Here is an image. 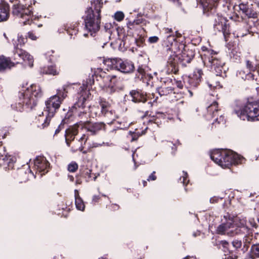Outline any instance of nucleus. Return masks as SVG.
<instances>
[{
  "mask_svg": "<svg viewBox=\"0 0 259 259\" xmlns=\"http://www.w3.org/2000/svg\"><path fill=\"white\" fill-rule=\"evenodd\" d=\"M246 66L249 71L250 72H254L256 69V66L254 65L253 62L249 60L246 61Z\"/></svg>",
  "mask_w": 259,
  "mask_h": 259,
  "instance_id": "54",
  "label": "nucleus"
},
{
  "mask_svg": "<svg viewBox=\"0 0 259 259\" xmlns=\"http://www.w3.org/2000/svg\"><path fill=\"white\" fill-rule=\"evenodd\" d=\"M78 168V164L75 161H72L67 166V170L71 172H75Z\"/></svg>",
  "mask_w": 259,
  "mask_h": 259,
  "instance_id": "50",
  "label": "nucleus"
},
{
  "mask_svg": "<svg viewBox=\"0 0 259 259\" xmlns=\"http://www.w3.org/2000/svg\"><path fill=\"white\" fill-rule=\"evenodd\" d=\"M138 112L142 113L140 118L142 119H147L148 124L155 123L158 126L162 124L163 121L166 119V114L162 112H156L154 114L152 111L148 110H138Z\"/></svg>",
  "mask_w": 259,
  "mask_h": 259,
  "instance_id": "12",
  "label": "nucleus"
},
{
  "mask_svg": "<svg viewBox=\"0 0 259 259\" xmlns=\"http://www.w3.org/2000/svg\"><path fill=\"white\" fill-rule=\"evenodd\" d=\"M220 110L219 109L218 103L217 101H214L207 107V112L212 115L213 117L215 116H218V112Z\"/></svg>",
  "mask_w": 259,
  "mask_h": 259,
  "instance_id": "36",
  "label": "nucleus"
},
{
  "mask_svg": "<svg viewBox=\"0 0 259 259\" xmlns=\"http://www.w3.org/2000/svg\"><path fill=\"white\" fill-rule=\"evenodd\" d=\"M14 162V158L10 155H0V166H3L5 168H13Z\"/></svg>",
  "mask_w": 259,
  "mask_h": 259,
  "instance_id": "27",
  "label": "nucleus"
},
{
  "mask_svg": "<svg viewBox=\"0 0 259 259\" xmlns=\"http://www.w3.org/2000/svg\"><path fill=\"white\" fill-rule=\"evenodd\" d=\"M201 41V38L199 36H196L194 37H192L189 38L188 44L187 45H189L192 46L193 48H194V46H196L198 45Z\"/></svg>",
  "mask_w": 259,
  "mask_h": 259,
  "instance_id": "45",
  "label": "nucleus"
},
{
  "mask_svg": "<svg viewBox=\"0 0 259 259\" xmlns=\"http://www.w3.org/2000/svg\"><path fill=\"white\" fill-rule=\"evenodd\" d=\"M102 197H108L106 195L104 194L95 195L92 197V203L96 205L100 202Z\"/></svg>",
  "mask_w": 259,
  "mask_h": 259,
  "instance_id": "52",
  "label": "nucleus"
},
{
  "mask_svg": "<svg viewBox=\"0 0 259 259\" xmlns=\"http://www.w3.org/2000/svg\"><path fill=\"white\" fill-rule=\"evenodd\" d=\"M122 128H120L119 127H116L113 128L109 133V134L111 136H114L117 133V132L119 131H121Z\"/></svg>",
  "mask_w": 259,
  "mask_h": 259,
  "instance_id": "62",
  "label": "nucleus"
},
{
  "mask_svg": "<svg viewBox=\"0 0 259 259\" xmlns=\"http://www.w3.org/2000/svg\"><path fill=\"white\" fill-rule=\"evenodd\" d=\"M226 219V222L223 223L226 226V228L228 229L235 227L234 223V217L231 218L229 213H227L226 215L224 216Z\"/></svg>",
  "mask_w": 259,
  "mask_h": 259,
  "instance_id": "44",
  "label": "nucleus"
},
{
  "mask_svg": "<svg viewBox=\"0 0 259 259\" xmlns=\"http://www.w3.org/2000/svg\"><path fill=\"white\" fill-rule=\"evenodd\" d=\"M234 223L235 227H243L246 225V220L240 219L239 217H234Z\"/></svg>",
  "mask_w": 259,
  "mask_h": 259,
  "instance_id": "47",
  "label": "nucleus"
},
{
  "mask_svg": "<svg viewBox=\"0 0 259 259\" xmlns=\"http://www.w3.org/2000/svg\"><path fill=\"white\" fill-rule=\"evenodd\" d=\"M124 18V14L121 11L116 12L114 15V18L117 21H121Z\"/></svg>",
  "mask_w": 259,
  "mask_h": 259,
  "instance_id": "55",
  "label": "nucleus"
},
{
  "mask_svg": "<svg viewBox=\"0 0 259 259\" xmlns=\"http://www.w3.org/2000/svg\"><path fill=\"white\" fill-rule=\"evenodd\" d=\"M31 174V170L29 168H21L17 170L15 174L14 177L17 181L22 183L26 182L29 180V175Z\"/></svg>",
  "mask_w": 259,
  "mask_h": 259,
  "instance_id": "22",
  "label": "nucleus"
},
{
  "mask_svg": "<svg viewBox=\"0 0 259 259\" xmlns=\"http://www.w3.org/2000/svg\"><path fill=\"white\" fill-rule=\"evenodd\" d=\"M44 92L41 87L36 83H32L27 87L19 96V102L17 108L20 111L24 109L31 110L37 104L38 101L42 97Z\"/></svg>",
  "mask_w": 259,
  "mask_h": 259,
  "instance_id": "3",
  "label": "nucleus"
},
{
  "mask_svg": "<svg viewBox=\"0 0 259 259\" xmlns=\"http://www.w3.org/2000/svg\"><path fill=\"white\" fill-rule=\"evenodd\" d=\"M174 80L175 82L177 87L179 89H182L183 88L184 85H185L184 82V76L183 77V81L176 80L175 79H174Z\"/></svg>",
  "mask_w": 259,
  "mask_h": 259,
  "instance_id": "59",
  "label": "nucleus"
},
{
  "mask_svg": "<svg viewBox=\"0 0 259 259\" xmlns=\"http://www.w3.org/2000/svg\"><path fill=\"white\" fill-rule=\"evenodd\" d=\"M23 58L24 59H23L22 61L27 62L28 65L31 67L33 66L34 60L33 57L26 51L25 55H24Z\"/></svg>",
  "mask_w": 259,
  "mask_h": 259,
  "instance_id": "46",
  "label": "nucleus"
},
{
  "mask_svg": "<svg viewBox=\"0 0 259 259\" xmlns=\"http://www.w3.org/2000/svg\"><path fill=\"white\" fill-rule=\"evenodd\" d=\"M220 244L222 245V246L224 248L228 250L229 252V255L228 256L227 259H237L238 256L237 255V252H234L233 250H230L229 248V244L228 242L226 240H222L220 241Z\"/></svg>",
  "mask_w": 259,
  "mask_h": 259,
  "instance_id": "38",
  "label": "nucleus"
},
{
  "mask_svg": "<svg viewBox=\"0 0 259 259\" xmlns=\"http://www.w3.org/2000/svg\"><path fill=\"white\" fill-rule=\"evenodd\" d=\"M75 204L78 210L83 211L85 208V205L81 198L80 197L79 192L77 190H74Z\"/></svg>",
  "mask_w": 259,
  "mask_h": 259,
  "instance_id": "32",
  "label": "nucleus"
},
{
  "mask_svg": "<svg viewBox=\"0 0 259 259\" xmlns=\"http://www.w3.org/2000/svg\"><path fill=\"white\" fill-rule=\"evenodd\" d=\"M234 112L243 120L259 121V100L248 98L246 103L236 107Z\"/></svg>",
  "mask_w": 259,
  "mask_h": 259,
  "instance_id": "5",
  "label": "nucleus"
},
{
  "mask_svg": "<svg viewBox=\"0 0 259 259\" xmlns=\"http://www.w3.org/2000/svg\"><path fill=\"white\" fill-rule=\"evenodd\" d=\"M181 183H183L184 186L186 187L189 183V179H188V174L187 172L183 171V175L180 178Z\"/></svg>",
  "mask_w": 259,
  "mask_h": 259,
  "instance_id": "48",
  "label": "nucleus"
},
{
  "mask_svg": "<svg viewBox=\"0 0 259 259\" xmlns=\"http://www.w3.org/2000/svg\"><path fill=\"white\" fill-rule=\"evenodd\" d=\"M129 95L132 97V101L135 103H145L147 101V93L141 90H133Z\"/></svg>",
  "mask_w": 259,
  "mask_h": 259,
  "instance_id": "20",
  "label": "nucleus"
},
{
  "mask_svg": "<svg viewBox=\"0 0 259 259\" xmlns=\"http://www.w3.org/2000/svg\"><path fill=\"white\" fill-rule=\"evenodd\" d=\"M119 39H121V41L123 45L127 44L130 45L132 43H135L139 47H142L144 45L146 36L145 35L139 34H137V37L134 36L133 33L125 35V33H116Z\"/></svg>",
  "mask_w": 259,
  "mask_h": 259,
  "instance_id": "16",
  "label": "nucleus"
},
{
  "mask_svg": "<svg viewBox=\"0 0 259 259\" xmlns=\"http://www.w3.org/2000/svg\"><path fill=\"white\" fill-rule=\"evenodd\" d=\"M227 52L233 62L236 63L240 62L241 59V53L239 51L238 46L228 49Z\"/></svg>",
  "mask_w": 259,
  "mask_h": 259,
  "instance_id": "26",
  "label": "nucleus"
},
{
  "mask_svg": "<svg viewBox=\"0 0 259 259\" xmlns=\"http://www.w3.org/2000/svg\"><path fill=\"white\" fill-rule=\"evenodd\" d=\"M102 116L104 117L107 118L108 119L111 120V121L108 124L109 125H111L113 123L112 121L115 120L116 118L117 117V115L116 114L115 111L113 110L112 108L104 113Z\"/></svg>",
  "mask_w": 259,
  "mask_h": 259,
  "instance_id": "40",
  "label": "nucleus"
},
{
  "mask_svg": "<svg viewBox=\"0 0 259 259\" xmlns=\"http://www.w3.org/2000/svg\"><path fill=\"white\" fill-rule=\"evenodd\" d=\"M160 81L161 83V85L165 84L166 86L174 85L172 78L169 77H161Z\"/></svg>",
  "mask_w": 259,
  "mask_h": 259,
  "instance_id": "49",
  "label": "nucleus"
},
{
  "mask_svg": "<svg viewBox=\"0 0 259 259\" xmlns=\"http://www.w3.org/2000/svg\"><path fill=\"white\" fill-rule=\"evenodd\" d=\"M224 38L227 42L226 47L227 49L233 48L238 46L239 42V36L236 33H223Z\"/></svg>",
  "mask_w": 259,
  "mask_h": 259,
  "instance_id": "25",
  "label": "nucleus"
},
{
  "mask_svg": "<svg viewBox=\"0 0 259 259\" xmlns=\"http://www.w3.org/2000/svg\"><path fill=\"white\" fill-rule=\"evenodd\" d=\"M233 246L235 248L236 250H238L241 246H242V242L241 240H239L238 239L234 240L232 242Z\"/></svg>",
  "mask_w": 259,
  "mask_h": 259,
  "instance_id": "56",
  "label": "nucleus"
},
{
  "mask_svg": "<svg viewBox=\"0 0 259 259\" xmlns=\"http://www.w3.org/2000/svg\"><path fill=\"white\" fill-rule=\"evenodd\" d=\"M102 4L100 0H97L94 3V11L92 8H89L85 12V26L91 32H96L99 30L101 21L100 12Z\"/></svg>",
  "mask_w": 259,
  "mask_h": 259,
  "instance_id": "7",
  "label": "nucleus"
},
{
  "mask_svg": "<svg viewBox=\"0 0 259 259\" xmlns=\"http://www.w3.org/2000/svg\"><path fill=\"white\" fill-rule=\"evenodd\" d=\"M81 129H85L91 136H95L100 131H105L107 125L103 122H93L91 121H79Z\"/></svg>",
  "mask_w": 259,
  "mask_h": 259,
  "instance_id": "13",
  "label": "nucleus"
},
{
  "mask_svg": "<svg viewBox=\"0 0 259 259\" xmlns=\"http://www.w3.org/2000/svg\"><path fill=\"white\" fill-rule=\"evenodd\" d=\"M225 150L216 149L211 152L210 158L217 164L221 166Z\"/></svg>",
  "mask_w": 259,
  "mask_h": 259,
  "instance_id": "29",
  "label": "nucleus"
},
{
  "mask_svg": "<svg viewBox=\"0 0 259 259\" xmlns=\"http://www.w3.org/2000/svg\"><path fill=\"white\" fill-rule=\"evenodd\" d=\"M96 76L103 79L105 85L108 86L111 93L123 89V87L120 84V78L115 75H109L101 70Z\"/></svg>",
  "mask_w": 259,
  "mask_h": 259,
  "instance_id": "10",
  "label": "nucleus"
},
{
  "mask_svg": "<svg viewBox=\"0 0 259 259\" xmlns=\"http://www.w3.org/2000/svg\"><path fill=\"white\" fill-rule=\"evenodd\" d=\"M148 67L145 65H139L136 70V78L140 80L143 79L146 77Z\"/></svg>",
  "mask_w": 259,
  "mask_h": 259,
  "instance_id": "33",
  "label": "nucleus"
},
{
  "mask_svg": "<svg viewBox=\"0 0 259 259\" xmlns=\"http://www.w3.org/2000/svg\"><path fill=\"white\" fill-rule=\"evenodd\" d=\"M215 30L222 32L229 31V25L228 21L222 17H218V23L214 25Z\"/></svg>",
  "mask_w": 259,
  "mask_h": 259,
  "instance_id": "28",
  "label": "nucleus"
},
{
  "mask_svg": "<svg viewBox=\"0 0 259 259\" xmlns=\"http://www.w3.org/2000/svg\"><path fill=\"white\" fill-rule=\"evenodd\" d=\"M78 128H80L79 122L73 126H69L66 130L65 137L66 143L68 146H70L71 142L74 140L75 137L78 134Z\"/></svg>",
  "mask_w": 259,
  "mask_h": 259,
  "instance_id": "18",
  "label": "nucleus"
},
{
  "mask_svg": "<svg viewBox=\"0 0 259 259\" xmlns=\"http://www.w3.org/2000/svg\"><path fill=\"white\" fill-rule=\"evenodd\" d=\"M97 177L93 173H92V170L88 168L86 166H81L79 169L78 174L76 176L75 183L77 185H80L84 181L88 182L91 181H95Z\"/></svg>",
  "mask_w": 259,
  "mask_h": 259,
  "instance_id": "17",
  "label": "nucleus"
},
{
  "mask_svg": "<svg viewBox=\"0 0 259 259\" xmlns=\"http://www.w3.org/2000/svg\"><path fill=\"white\" fill-rule=\"evenodd\" d=\"M214 78L213 77H211L209 80H208L207 81V83L208 85V86L210 88L213 87H216L218 85V81H214Z\"/></svg>",
  "mask_w": 259,
  "mask_h": 259,
  "instance_id": "57",
  "label": "nucleus"
},
{
  "mask_svg": "<svg viewBox=\"0 0 259 259\" xmlns=\"http://www.w3.org/2000/svg\"><path fill=\"white\" fill-rule=\"evenodd\" d=\"M94 83V79L89 78L87 79L85 83L79 88L78 93L76 95V101L72 106L71 111H69L66 114L65 118L62 122L67 123L70 117L73 114L78 117H82L87 113L86 102L89 99L91 93L89 89V85H92Z\"/></svg>",
  "mask_w": 259,
  "mask_h": 259,
  "instance_id": "2",
  "label": "nucleus"
},
{
  "mask_svg": "<svg viewBox=\"0 0 259 259\" xmlns=\"http://www.w3.org/2000/svg\"><path fill=\"white\" fill-rule=\"evenodd\" d=\"M203 71L200 68H196L192 75L184 76V82L187 88L195 89L200 84Z\"/></svg>",
  "mask_w": 259,
  "mask_h": 259,
  "instance_id": "14",
  "label": "nucleus"
},
{
  "mask_svg": "<svg viewBox=\"0 0 259 259\" xmlns=\"http://www.w3.org/2000/svg\"><path fill=\"white\" fill-rule=\"evenodd\" d=\"M60 69H58L54 64L45 66L39 69L40 74L53 76L58 75L60 74Z\"/></svg>",
  "mask_w": 259,
  "mask_h": 259,
  "instance_id": "24",
  "label": "nucleus"
},
{
  "mask_svg": "<svg viewBox=\"0 0 259 259\" xmlns=\"http://www.w3.org/2000/svg\"><path fill=\"white\" fill-rule=\"evenodd\" d=\"M148 127H146L145 129L143 130L141 133L139 131H137V130H136V131L134 132L130 131L129 132L128 138L130 139L131 142L137 141L140 136L145 134L146 131Z\"/></svg>",
  "mask_w": 259,
  "mask_h": 259,
  "instance_id": "39",
  "label": "nucleus"
},
{
  "mask_svg": "<svg viewBox=\"0 0 259 259\" xmlns=\"http://www.w3.org/2000/svg\"><path fill=\"white\" fill-rule=\"evenodd\" d=\"M226 227V226L222 223L218 227L217 229V233L221 235L225 234L226 232L228 230Z\"/></svg>",
  "mask_w": 259,
  "mask_h": 259,
  "instance_id": "51",
  "label": "nucleus"
},
{
  "mask_svg": "<svg viewBox=\"0 0 259 259\" xmlns=\"http://www.w3.org/2000/svg\"><path fill=\"white\" fill-rule=\"evenodd\" d=\"M244 158L231 150H225L221 166L230 168L232 165L241 164Z\"/></svg>",
  "mask_w": 259,
  "mask_h": 259,
  "instance_id": "11",
  "label": "nucleus"
},
{
  "mask_svg": "<svg viewBox=\"0 0 259 259\" xmlns=\"http://www.w3.org/2000/svg\"><path fill=\"white\" fill-rule=\"evenodd\" d=\"M216 122H218V124L225 123V119L224 116L221 115L219 118H216L214 120V122H213V124Z\"/></svg>",
  "mask_w": 259,
  "mask_h": 259,
  "instance_id": "58",
  "label": "nucleus"
},
{
  "mask_svg": "<svg viewBox=\"0 0 259 259\" xmlns=\"http://www.w3.org/2000/svg\"><path fill=\"white\" fill-rule=\"evenodd\" d=\"M15 66V63L11 60L10 57L4 55L0 56V72H4Z\"/></svg>",
  "mask_w": 259,
  "mask_h": 259,
  "instance_id": "23",
  "label": "nucleus"
},
{
  "mask_svg": "<svg viewBox=\"0 0 259 259\" xmlns=\"http://www.w3.org/2000/svg\"><path fill=\"white\" fill-rule=\"evenodd\" d=\"M157 179V176L156 175V171H153L150 175L149 176L147 180L148 181H155Z\"/></svg>",
  "mask_w": 259,
  "mask_h": 259,
  "instance_id": "61",
  "label": "nucleus"
},
{
  "mask_svg": "<svg viewBox=\"0 0 259 259\" xmlns=\"http://www.w3.org/2000/svg\"><path fill=\"white\" fill-rule=\"evenodd\" d=\"M239 74L244 80H253L254 79V75L252 72L249 71L246 73L244 70H241L239 72Z\"/></svg>",
  "mask_w": 259,
  "mask_h": 259,
  "instance_id": "43",
  "label": "nucleus"
},
{
  "mask_svg": "<svg viewBox=\"0 0 259 259\" xmlns=\"http://www.w3.org/2000/svg\"><path fill=\"white\" fill-rule=\"evenodd\" d=\"M13 13L16 16L25 19L26 21H23L24 24H26L27 22L29 24L31 22L30 19L32 17V12L30 8H26L20 3L15 4L13 7Z\"/></svg>",
  "mask_w": 259,
  "mask_h": 259,
  "instance_id": "15",
  "label": "nucleus"
},
{
  "mask_svg": "<svg viewBox=\"0 0 259 259\" xmlns=\"http://www.w3.org/2000/svg\"><path fill=\"white\" fill-rule=\"evenodd\" d=\"M201 49L203 53L200 56L204 65L210 66L215 71L217 76H222L223 72L225 71V62L218 56V53L204 46Z\"/></svg>",
  "mask_w": 259,
  "mask_h": 259,
  "instance_id": "6",
  "label": "nucleus"
},
{
  "mask_svg": "<svg viewBox=\"0 0 259 259\" xmlns=\"http://www.w3.org/2000/svg\"><path fill=\"white\" fill-rule=\"evenodd\" d=\"M239 9L241 11H242V12L244 14H245L246 12H247V11L248 10V8H247L246 5L244 4H240L239 5Z\"/></svg>",
  "mask_w": 259,
  "mask_h": 259,
  "instance_id": "63",
  "label": "nucleus"
},
{
  "mask_svg": "<svg viewBox=\"0 0 259 259\" xmlns=\"http://www.w3.org/2000/svg\"><path fill=\"white\" fill-rule=\"evenodd\" d=\"M69 85H64L61 88L57 90L56 95L51 96L45 102L46 107L44 112L38 116L39 121L38 127L44 129L50 124L52 117L59 109L61 104L67 97L68 93Z\"/></svg>",
  "mask_w": 259,
  "mask_h": 259,
  "instance_id": "1",
  "label": "nucleus"
},
{
  "mask_svg": "<svg viewBox=\"0 0 259 259\" xmlns=\"http://www.w3.org/2000/svg\"><path fill=\"white\" fill-rule=\"evenodd\" d=\"M50 163L44 156H38L34 161V167L39 172H43L44 174L48 171L50 167Z\"/></svg>",
  "mask_w": 259,
  "mask_h": 259,
  "instance_id": "19",
  "label": "nucleus"
},
{
  "mask_svg": "<svg viewBox=\"0 0 259 259\" xmlns=\"http://www.w3.org/2000/svg\"><path fill=\"white\" fill-rule=\"evenodd\" d=\"M99 103L102 115L112 108L111 104L104 98H100Z\"/></svg>",
  "mask_w": 259,
  "mask_h": 259,
  "instance_id": "35",
  "label": "nucleus"
},
{
  "mask_svg": "<svg viewBox=\"0 0 259 259\" xmlns=\"http://www.w3.org/2000/svg\"><path fill=\"white\" fill-rule=\"evenodd\" d=\"M87 101H88V100ZM87 104V102H86V104ZM86 107L87 108V111L90 110V113L93 117H99L102 116L100 108L99 106H93L92 107L86 106Z\"/></svg>",
  "mask_w": 259,
  "mask_h": 259,
  "instance_id": "37",
  "label": "nucleus"
},
{
  "mask_svg": "<svg viewBox=\"0 0 259 259\" xmlns=\"http://www.w3.org/2000/svg\"><path fill=\"white\" fill-rule=\"evenodd\" d=\"M218 1V0H205V2H203L202 4L204 8L208 11L217 6Z\"/></svg>",
  "mask_w": 259,
  "mask_h": 259,
  "instance_id": "42",
  "label": "nucleus"
},
{
  "mask_svg": "<svg viewBox=\"0 0 259 259\" xmlns=\"http://www.w3.org/2000/svg\"><path fill=\"white\" fill-rule=\"evenodd\" d=\"M174 36L176 37V41L179 49H180L181 47L183 48L185 45H187L186 43L188 44L189 38H186L181 33H175Z\"/></svg>",
  "mask_w": 259,
  "mask_h": 259,
  "instance_id": "34",
  "label": "nucleus"
},
{
  "mask_svg": "<svg viewBox=\"0 0 259 259\" xmlns=\"http://www.w3.org/2000/svg\"><path fill=\"white\" fill-rule=\"evenodd\" d=\"M53 53H54V51L51 50L50 51H48L45 54L46 56H50L49 61L51 62H52L54 61L53 59L52 58L53 57V56L52 55Z\"/></svg>",
  "mask_w": 259,
  "mask_h": 259,
  "instance_id": "64",
  "label": "nucleus"
},
{
  "mask_svg": "<svg viewBox=\"0 0 259 259\" xmlns=\"http://www.w3.org/2000/svg\"><path fill=\"white\" fill-rule=\"evenodd\" d=\"M9 6L6 3L0 4V22L6 21L10 16Z\"/></svg>",
  "mask_w": 259,
  "mask_h": 259,
  "instance_id": "30",
  "label": "nucleus"
},
{
  "mask_svg": "<svg viewBox=\"0 0 259 259\" xmlns=\"http://www.w3.org/2000/svg\"><path fill=\"white\" fill-rule=\"evenodd\" d=\"M248 18H257L258 17V13L251 9H249L247 11V12L245 14Z\"/></svg>",
  "mask_w": 259,
  "mask_h": 259,
  "instance_id": "53",
  "label": "nucleus"
},
{
  "mask_svg": "<svg viewBox=\"0 0 259 259\" xmlns=\"http://www.w3.org/2000/svg\"><path fill=\"white\" fill-rule=\"evenodd\" d=\"M157 91L160 96H167L172 93L175 94V88L173 85H165V84L161 85L158 88Z\"/></svg>",
  "mask_w": 259,
  "mask_h": 259,
  "instance_id": "31",
  "label": "nucleus"
},
{
  "mask_svg": "<svg viewBox=\"0 0 259 259\" xmlns=\"http://www.w3.org/2000/svg\"><path fill=\"white\" fill-rule=\"evenodd\" d=\"M27 41V36L23 37L22 35L17 33V36L12 39V43L14 46L13 51V55L10 58L11 60L14 61L15 65L20 63L24 59L23 56L25 55V51L21 49L20 47L23 46Z\"/></svg>",
  "mask_w": 259,
  "mask_h": 259,
  "instance_id": "9",
  "label": "nucleus"
},
{
  "mask_svg": "<svg viewBox=\"0 0 259 259\" xmlns=\"http://www.w3.org/2000/svg\"><path fill=\"white\" fill-rule=\"evenodd\" d=\"M250 258L255 259L259 257V244L252 245L249 253Z\"/></svg>",
  "mask_w": 259,
  "mask_h": 259,
  "instance_id": "41",
  "label": "nucleus"
},
{
  "mask_svg": "<svg viewBox=\"0 0 259 259\" xmlns=\"http://www.w3.org/2000/svg\"><path fill=\"white\" fill-rule=\"evenodd\" d=\"M104 63L110 69H115L126 74L133 72L135 69L132 61L128 60H123L119 58L107 59L104 60Z\"/></svg>",
  "mask_w": 259,
  "mask_h": 259,
  "instance_id": "8",
  "label": "nucleus"
},
{
  "mask_svg": "<svg viewBox=\"0 0 259 259\" xmlns=\"http://www.w3.org/2000/svg\"><path fill=\"white\" fill-rule=\"evenodd\" d=\"M195 56V50L192 46L185 45L179 55H170L167 62V71L175 74H178L179 66L186 67L190 66Z\"/></svg>",
  "mask_w": 259,
  "mask_h": 259,
  "instance_id": "4",
  "label": "nucleus"
},
{
  "mask_svg": "<svg viewBox=\"0 0 259 259\" xmlns=\"http://www.w3.org/2000/svg\"><path fill=\"white\" fill-rule=\"evenodd\" d=\"M159 40V38L157 36H153L149 37L148 41L149 44H155Z\"/></svg>",
  "mask_w": 259,
  "mask_h": 259,
  "instance_id": "60",
  "label": "nucleus"
},
{
  "mask_svg": "<svg viewBox=\"0 0 259 259\" xmlns=\"http://www.w3.org/2000/svg\"><path fill=\"white\" fill-rule=\"evenodd\" d=\"M176 37L174 36V34H171L168 35L166 39L164 41L163 46L165 48V50L167 51L171 52L174 53V55L177 53V51L178 47L177 46V43L176 41Z\"/></svg>",
  "mask_w": 259,
  "mask_h": 259,
  "instance_id": "21",
  "label": "nucleus"
}]
</instances>
